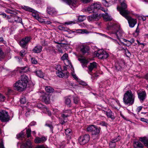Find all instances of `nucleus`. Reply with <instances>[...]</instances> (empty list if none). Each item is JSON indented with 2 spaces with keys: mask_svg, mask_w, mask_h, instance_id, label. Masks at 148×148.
Instances as JSON below:
<instances>
[{
  "mask_svg": "<svg viewBox=\"0 0 148 148\" xmlns=\"http://www.w3.org/2000/svg\"><path fill=\"white\" fill-rule=\"evenodd\" d=\"M22 148H27L32 147L31 142L30 140H28L25 143H23L21 145Z\"/></svg>",
  "mask_w": 148,
  "mask_h": 148,
  "instance_id": "obj_24",
  "label": "nucleus"
},
{
  "mask_svg": "<svg viewBox=\"0 0 148 148\" xmlns=\"http://www.w3.org/2000/svg\"><path fill=\"white\" fill-rule=\"evenodd\" d=\"M15 58L16 60L19 62H20L22 61V58L20 57L19 56H17L15 57Z\"/></svg>",
  "mask_w": 148,
  "mask_h": 148,
  "instance_id": "obj_57",
  "label": "nucleus"
},
{
  "mask_svg": "<svg viewBox=\"0 0 148 148\" xmlns=\"http://www.w3.org/2000/svg\"><path fill=\"white\" fill-rule=\"evenodd\" d=\"M5 11L6 12L8 13H10L11 14H14V12L12 10L9 9H7L5 10Z\"/></svg>",
  "mask_w": 148,
  "mask_h": 148,
  "instance_id": "obj_54",
  "label": "nucleus"
},
{
  "mask_svg": "<svg viewBox=\"0 0 148 148\" xmlns=\"http://www.w3.org/2000/svg\"><path fill=\"white\" fill-rule=\"evenodd\" d=\"M135 95L130 90H129L125 93L123 97V101L125 104L132 105L134 101Z\"/></svg>",
  "mask_w": 148,
  "mask_h": 148,
  "instance_id": "obj_2",
  "label": "nucleus"
},
{
  "mask_svg": "<svg viewBox=\"0 0 148 148\" xmlns=\"http://www.w3.org/2000/svg\"><path fill=\"white\" fill-rule=\"evenodd\" d=\"M120 137L119 136L116 138H114L111 140L109 144L110 148H115L116 145V142L119 141L120 139Z\"/></svg>",
  "mask_w": 148,
  "mask_h": 148,
  "instance_id": "obj_12",
  "label": "nucleus"
},
{
  "mask_svg": "<svg viewBox=\"0 0 148 148\" xmlns=\"http://www.w3.org/2000/svg\"><path fill=\"white\" fill-rule=\"evenodd\" d=\"M92 6H93L92 4L90 6L88 7L87 8L88 11L90 13L92 12H95V10H94L93 7Z\"/></svg>",
  "mask_w": 148,
  "mask_h": 148,
  "instance_id": "obj_40",
  "label": "nucleus"
},
{
  "mask_svg": "<svg viewBox=\"0 0 148 148\" xmlns=\"http://www.w3.org/2000/svg\"><path fill=\"white\" fill-rule=\"evenodd\" d=\"M62 1L66 2L67 4L69 5L70 7L73 9L75 8L76 6V1L74 0H62Z\"/></svg>",
  "mask_w": 148,
  "mask_h": 148,
  "instance_id": "obj_18",
  "label": "nucleus"
},
{
  "mask_svg": "<svg viewBox=\"0 0 148 148\" xmlns=\"http://www.w3.org/2000/svg\"><path fill=\"white\" fill-rule=\"evenodd\" d=\"M95 126L94 125H92L90 126L87 128V130L88 132H92Z\"/></svg>",
  "mask_w": 148,
  "mask_h": 148,
  "instance_id": "obj_39",
  "label": "nucleus"
},
{
  "mask_svg": "<svg viewBox=\"0 0 148 148\" xmlns=\"http://www.w3.org/2000/svg\"><path fill=\"white\" fill-rule=\"evenodd\" d=\"M42 100L46 104L49 103V99L48 96L45 95H43L42 97Z\"/></svg>",
  "mask_w": 148,
  "mask_h": 148,
  "instance_id": "obj_31",
  "label": "nucleus"
},
{
  "mask_svg": "<svg viewBox=\"0 0 148 148\" xmlns=\"http://www.w3.org/2000/svg\"><path fill=\"white\" fill-rule=\"evenodd\" d=\"M25 50L23 49L20 51L19 54L21 57H23L25 56Z\"/></svg>",
  "mask_w": 148,
  "mask_h": 148,
  "instance_id": "obj_47",
  "label": "nucleus"
},
{
  "mask_svg": "<svg viewBox=\"0 0 148 148\" xmlns=\"http://www.w3.org/2000/svg\"><path fill=\"white\" fill-rule=\"evenodd\" d=\"M103 17L106 21H111L112 20V18L107 13H106L105 14L102 15Z\"/></svg>",
  "mask_w": 148,
  "mask_h": 148,
  "instance_id": "obj_28",
  "label": "nucleus"
},
{
  "mask_svg": "<svg viewBox=\"0 0 148 148\" xmlns=\"http://www.w3.org/2000/svg\"><path fill=\"white\" fill-rule=\"evenodd\" d=\"M121 7L118 6L117 9L120 14L123 16L126 15L130 14V12L127 10V5L125 0H119Z\"/></svg>",
  "mask_w": 148,
  "mask_h": 148,
  "instance_id": "obj_3",
  "label": "nucleus"
},
{
  "mask_svg": "<svg viewBox=\"0 0 148 148\" xmlns=\"http://www.w3.org/2000/svg\"><path fill=\"white\" fill-rule=\"evenodd\" d=\"M139 140L143 143L145 146L148 148V138L146 137H140Z\"/></svg>",
  "mask_w": 148,
  "mask_h": 148,
  "instance_id": "obj_23",
  "label": "nucleus"
},
{
  "mask_svg": "<svg viewBox=\"0 0 148 148\" xmlns=\"http://www.w3.org/2000/svg\"><path fill=\"white\" fill-rule=\"evenodd\" d=\"M99 17L97 14H94L91 15L89 16L88 18V20L89 21H92L98 20Z\"/></svg>",
  "mask_w": 148,
  "mask_h": 148,
  "instance_id": "obj_14",
  "label": "nucleus"
},
{
  "mask_svg": "<svg viewBox=\"0 0 148 148\" xmlns=\"http://www.w3.org/2000/svg\"><path fill=\"white\" fill-rule=\"evenodd\" d=\"M71 103V100L70 98L66 97L65 98V103L68 105H70Z\"/></svg>",
  "mask_w": 148,
  "mask_h": 148,
  "instance_id": "obj_45",
  "label": "nucleus"
},
{
  "mask_svg": "<svg viewBox=\"0 0 148 148\" xmlns=\"http://www.w3.org/2000/svg\"><path fill=\"white\" fill-rule=\"evenodd\" d=\"M24 133L23 132H21L20 133L18 134L17 135V138H20L23 137L24 136Z\"/></svg>",
  "mask_w": 148,
  "mask_h": 148,
  "instance_id": "obj_46",
  "label": "nucleus"
},
{
  "mask_svg": "<svg viewBox=\"0 0 148 148\" xmlns=\"http://www.w3.org/2000/svg\"><path fill=\"white\" fill-rule=\"evenodd\" d=\"M100 132L99 129L97 128L96 126H95L94 129L93 130L92 134L93 135H97Z\"/></svg>",
  "mask_w": 148,
  "mask_h": 148,
  "instance_id": "obj_35",
  "label": "nucleus"
},
{
  "mask_svg": "<svg viewBox=\"0 0 148 148\" xmlns=\"http://www.w3.org/2000/svg\"><path fill=\"white\" fill-rule=\"evenodd\" d=\"M102 3L103 5L105 7L108 6V4L106 0H102Z\"/></svg>",
  "mask_w": 148,
  "mask_h": 148,
  "instance_id": "obj_49",
  "label": "nucleus"
},
{
  "mask_svg": "<svg viewBox=\"0 0 148 148\" xmlns=\"http://www.w3.org/2000/svg\"><path fill=\"white\" fill-rule=\"evenodd\" d=\"M46 126L48 127H49L51 130V131L53 132V126L51 124H46L45 125Z\"/></svg>",
  "mask_w": 148,
  "mask_h": 148,
  "instance_id": "obj_53",
  "label": "nucleus"
},
{
  "mask_svg": "<svg viewBox=\"0 0 148 148\" xmlns=\"http://www.w3.org/2000/svg\"><path fill=\"white\" fill-rule=\"evenodd\" d=\"M122 64L118 63L116 64L115 67L117 70L120 71L122 69Z\"/></svg>",
  "mask_w": 148,
  "mask_h": 148,
  "instance_id": "obj_37",
  "label": "nucleus"
},
{
  "mask_svg": "<svg viewBox=\"0 0 148 148\" xmlns=\"http://www.w3.org/2000/svg\"><path fill=\"white\" fill-rule=\"evenodd\" d=\"M129 43H128V45L130 46L132 45V44L134 42V40L133 38H132L130 40H129Z\"/></svg>",
  "mask_w": 148,
  "mask_h": 148,
  "instance_id": "obj_52",
  "label": "nucleus"
},
{
  "mask_svg": "<svg viewBox=\"0 0 148 148\" xmlns=\"http://www.w3.org/2000/svg\"><path fill=\"white\" fill-rule=\"evenodd\" d=\"M112 34L116 36L118 39H119L120 38L123 36L124 33L122 30L119 29L116 32H113Z\"/></svg>",
  "mask_w": 148,
  "mask_h": 148,
  "instance_id": "obj_21",
  "label": "nucleus"
},
{
  "mask_svg": "<svg viewBox=\"0 0 148 148\" xmlns=\"http://www.w3.org/2000/svg\"><path fill=\"white\" fill-rule=\"evenodd\" d=\"M23 72H26L29 70V68L27 67H25L22 69Z\"/></svg>",
  "mask_w": 148,
  "mask_h": 148,
  "instance_id": "obj_58",
  "label": "nucleus"
},
{
  "mask_svg": "<svg viewBox=\"0 0 148 148\" xmlns=\"http://www.w3.org/2000/svg\"><path fill=\"white\" fill-rule=\"evenodd\" d=\"M37 106L39 108L42 110L45 109L46 110L47 109V108L45 106L43 105L41 103H39L37 104Z\"/></svg>",
  "mask_w": 148,
  "mask_h": 148,
  "instance_id": "obj_38",
  "label": "nucleus"
},
{
  "mask_svg": "<svg viewBox=\"0 0 148 148\" xmlns=\"http://www.w3.org/2000/svg\"><path fill=\"white\" fill-rule=\"evenodd\" d=\"M45 90L46 91L49 93L53 92L54 91V89L50 86H47L45 87Z\"/></svg>",
  "mask_w": 148,
  "mask_h": 148,
  "instance_id": "obj_34",
  "label": "nucleus"
},
{
  "mask_svg": "<svg viewBox=\"0 0 148 148\" xmlns=\"http://www.w3.org/2000/svg\"><path fill=\"white\" fill-rule=\"evenodd\" d=\"M5 56V54L3 52L2 49L0 48V60L1 61Z\"/></svg>",
  "mask_w": 148,
  "mask_h": 148,
  "instance_id": "obj_36",
  "label": "nucleus"
},
{
  "mask_svg": "<svg viewBox=\"0 0 148 148\" xmlns=\"http://www.w3.org/2000/svg\"><path fill=\"white\" fill-rule=\"evenodd\" d=\"M31 61L32 63L33 64H36L37 63V62L36 60L35 59H34L33 58H31Z\"/></svg>",
  "mask_w": 148,
  "mask_h": 148,
  "instance_id": "obj_63",
  "label": "nucleus"
},
{
  "mask_svg": "<svg viewBox=\"0 0 148 148\" xmlns=\"http://www.w3.org/2000/svg\"><path fill=\"white\" fill-rule=\"evenodd\" d=\"M47 11L49 14L51 15H55L57 14V11L55 8L51 7H48L47 8Z\"/></svg>",
  "mask_w": 148,
  "mask_h": 148,
  "instance_id": "obj_16",
  "label": "nucleus"
},
{
  "mask_svg": "<svg viewBox=\"0 0 148 148\" xmlns=\"http://www.w3.org/2000/svg\"><path fill=\"white\" fill-rule=\"evenodd\" d=\"M89 50V47L87 45H82L80 47V51L83 54L88 53Z\"/></svg>",
  "mask_w": 148,
  "mask_h": 148,
  "instance_id": "obj_13",
  "label": "nucleus"
},
{
  "mask_svg": "<svg viewBox=\"0 0 148 148\" xmlns=\"http://www.w3.org/2000/svg\"><path fill=\"white\" fill-rule=\"evenodd\" d=\"M69 116V115L66 114V112H65L64 113L62 114L61 116L62 118L64 119Z\"/></svg>",
  "mask_w": 148,
  "mask_h": 148,
  "instance_id": "obj_59",
  "label": "nucleus"
},
{
  "mask_svg": "<svg viewBox=\"0 0 148 148\" xmlns=\"http://www.w3.org/2000/svg\"><path fill=\"white\" fill-rule=\"evenodd\" d=\"M46 140L47 138L44 136H42L41 138L36 137L34 140V142L38 144L45 141Z\"/></svg>",
  "mask_w": 148,
  "mask_h": 148,
  "instance_id": "obj_22",
  "label": "nucleus"
},
{
  "mask_svg": "<svg viewBox=\"0 0 148 148\" xmlns=\"http://www.w3.org/2000/svg\"><path fill=\"white\" fill-rule=\"evenodd\" d=\"M92 7L94 9V10H98L100 9L101 8V5L99 3H95L92 4Z\"/></svg>",
  "mask_w": 148,
  "mask_h": 148,
  "instance_id": "obj_32",
  "label": "nucleus"
},
{
  "mask_svg": "<svg viewBox=\"0 0 148 148\" xmlns=\"http://www.w3.org/2000/svg\"><path fill=\"white\" fill-rule=\"evenodd\" d=\"M97 64L95 62L90 63L88 66L89 72H91L93 70L97 68Z\"/></svg>",
  "mask_w": 148,
  "mask_h": 148,
  "instance_id": "obj_20",
  "label": "nucleus"
},
{
  "mask_svg": "<svg viewBox=\"0 0 148 148\" xmlns=\"http://www.w3.org/2000/svg\"><path fill=\"white\" fill-rule=\"evenodd\" d=\"M42 47L40 45H37L33 49V52L35 53H39L42 51Z\"/></svg>",
  "mask_w": 148,
  "mask_h": 148,
  "instance_id": "obj_25",
  "label": "nucleus"
},
{
  "mask_svg": "<svg viewBox=\"0 0 148 148\" xmlns=\"http://www.w3.org/2000/svg\"><path fill=\"white\" fill-rule=\"evenodd\" d=\"M130 14L126 15L123 16L128 21L129 27L131 28L134 27L137 23V20L134 18L129 16Z\"/></svg>",
  "mask_w": 148,
  "mask_h": 148,
  "instance_id": "obj_5",
  "label": "nucleus"
},
{
  "mask_svg": "<svg viewBox=\"0 0 148 148\" xmlns=\"http://www.w3.org/2000/svg\"><path fill=\"white\" fill-rule=\"evenodd\" d=\"M89 139V135L88 134H85L80 136L78 139V140L80 145H83L88 143Z\"/></svg>",
  "mask_w": 148,
  "mask_h": 148,
  "instance_id": "obj_7",
  "label": "nucleus"
},
{
  "mask_svg": "<svg viewBox=\"0 0 148 148\" xmlns=\"http://www.w3.org/2000/svg\"><path fill=\"white\" fill-rule=\"evenodd\" d=\"M60 29L64 31H68L69 30V28L64 27H60Z\"/></svg>",
  "mask_w": 148,
  "mask_h": 148,
  "instance_id": "obj_50",
  "label": "nucleus"
},
{
  "mask_svg": "<svg viewBox=\"0 0 148 148\" xmlns=\"http://www.w3.org/2000/svg\"><path fill=\"white\" fill-rule=\"evenodd\" d=\"M134 148H143V145L140 142L137 141L134 143Z\"/></svg>",
  "mask_w": 148,
  "mask_h": 148,
  "instance_id": "obj_26",
  "label": "nucleus"
},
{
  "mask_svg": "<svg viewBox=\"0 0 148 148\" xmlns=\"http://www.w3.org/2000/svg\"><path fill=\"white\" fill-rule=\"evenodd\" d=\"M77 32L81 34H88L89 32L86 29H78L77 30Z\"/></svg>",
  "mask_w": 148,
  "mask_h": 148,
  "instance_id": "obj_33",
  "label": "nucleus"
},
{
  "mask_svg": "<svg viewBox=\"0 0 148 148\" xmlns=\"http://www.w3.org/2000/svg\"><path fill=\"white\" fill-rule=\"evenodd\" d=\"M5 96L0 94V101H3L5 100Z\"/></svg>",
  "mask_w": 148,
  "mask_h": 148,
  "instance_id": "obj_55",
  "label": "nucleus"
},
{
  "mask_svg": "<svg viewBox=\"0 0 148 148\" xmlns=\"http://www.w3.org/2000/svg\"><path fill=\"white\" fill-rule=\"evenodd\" d=\"M115 43L117 46L118 48L120 50H123V49H125L126 47L125 45L123 42H118L115 40H114Z\"/></svg>",
  "mask_w": 148,
  "mask_h": 148,
  "instance_id": "obj_17",
  "label": "nucleus"
},
{
  "mask_svg": "<svg viewBox=\"0 0 148 148\" xmlns=\"http://www.w3.org/2000/svg\"><path fill=\"white\" fill-rule=\"evenodd\" d=\"M34 73L37 76L40 78H42L44 77V74L41 70H37Z\"/></svg>",
  "mask_w": 148,
  "mask_h": 148,
  "instance_id": "obj_29",
  "label": "nucleus"
},
{
  "mask_svg": "<svg viewBox=\"0 0 148 148\" xmlns=\"http://www.w3.org/2000/svg\"><path fill=\"white\" fill-rule=\"evenodd\" d=\"M21 103L24 104L26 102V99L25 97H23L21 98L20 100Z\"/></svg>",
  "mask_w": 148,
  "mask_h": 148,
  "instance_id": "obj_48",
  "label": "nucleus"
},
{
  "mask_svg": "<svg viewBox=\"0 0 148 148\" xmlns=\"http://www.w3.org/2000/svg\"><path fill=\"white\" fill-rule=\"evenodd\" d=\"M138 98L141 103H143L147 97V94L145 91H140L137 93Z\"/></svg>",
  "mask_w": 148,
  "mask_h": 148,
  "instance_id": "obj_10",
  "label": "nucleus"
},
{
  "mask_svg": "<svg viewBox=\"0 0 148 148\" xmlns=\"http://www.w3.org/2000/svg\"><path fill=\"white\" fill-rule=\"evenodd\" d=\"M143 107L142 106H140L138 107L136 109V110L138 112V113H139L142 110L143 108Z\"/></svg>",
  "mask_w": 148,
  "mask_h": 148,
  "instance_id": "obj_60",
  "label": "nucleus"
},
{
  "mask_svg": "<svg viewBox=\"0 0 148 148\" xmlns=\"http://www.w3.org/2000/svg\"><path fill=\"white\" fill-rule=\"evenodd\" d=\"M36 148H48V147L46 145H42L36 146Z\"/></svg>",
  "mask_w": 148,
  "mask_h": 148,
  "instance_id": "obj_56",
  "label": "nucleus"
},
{
  "mask_svg": "<svg viewBox=\"0 0 148 148\" xmlns=\"http://www.w3.org/2000/svg\"><path fill=\"white\" fill-rule=\"evenodd\" d=\"M26 134H27V138H29L31 136V130L29 128H28L26 129Z\"/></svg>",
  "mask_w": 148,
  "mask_h": 148,
  "instance_id": "obj_41",
  "label": "nucleus"
},
{
  "mask_svg": "<svg viewBox=\"0 0 148 148\" xmlns=\"http://www.w3.org/2000/svg\"><path fill=\"white\" fill-rule=\"evenodd\" d=\"M57 75L60 77H62L64 76L63 73L61 71H58L56 72Z\"/></svg>",
  "mask_w": 148,
  "mask_h": 148,
  "instance_id": "obj_44",
  "label": "nucleus"
},
{
  "mask_svg": "<svg viewBox=\"0 0 148 148\" xmlns=\"http://www.w3.org/2000/svg\"><path fill=\"white\" fill-rule=\"evenodd\" d=\"M79 99L78 97L76 96L73 97V101L75 104H77L79 103Z\"/></svg>",
  "mask_w": 148,
  "mask_h": 148,
  "instance_id": "obj_43",
  "label": "nucleus"
},
{
  "mask_svg": "<svg viewBox=\"0 0 148 148\" xmlns=\"http://www.w3.org/2000/svg\"><path fill=\"white\" fill-rule=\"evenodd\" d=\"M0 120L3 122L8 121L9 120V117L7 112L5 110L0 112Z\"/></svg>",
  "mask_w": 148,
  "mask_h": 148,
  "instance_id": "obj_6",
  "label": "nucleus"
},
{
  "mask_svg": "<svg viewBox=\"0 0 148 148\" xmlns=\"http://www.w3.org/2000/svg\"><path fill=\"white\" fill-rule=\"evenodd\" d=\"M104 113L105 114L108 118H110L112 120L115 119L114 113L110 109H108L107 111H104Z\"/></svg>",
  "mask_w": 148,
  "mask_h": 148,
  "instance_id": "obj_15",
  "label": "nucleus"
},
{
  "mask_svg": "<svg viewBox=\"0 0 148 148\" xmlns=\"http://www.w3.org/2000/svg\"><path fill=\"white\" fill-rule=\"evenodd\" d=\"M30 40V38L29 37H26L23 38L20 41V45L23 48L27 49V45Z\"/></svg>",
  "mask_w": 148,
  "mask_h": 148,
  "instance_id": "obj_9",
  "label": "nucleus"
},
{
  "mask_svg": "<svg viewBox=\"0 0 148 148\" xmlns=\"http://www.w3.org/2000/svg\"><path fill=\"white\" fill-rule=\"evenodd\" d=\"M94 55L101 59H106L109 56L108 54L106 51L102 49L99 50L95 52Z\"/></svg>",
  "mask_w": 148,
  "mask_h": 148,
  "instance_id": "obj_4",
  "label": "nucleus"
},
{
  "mask_svg": "<svg viewBox=\"0 0 148 148\" xmlns=\"http://www.w3.org/2000/svg\"><path fill=\"white\" fill-rule=\"evenodd\" d=\"M86 17L84 16H79L78 17V20L79 21L82 22L86 19Z\"/></svg>",
  "mask_w": 148,
  "mask_h": 148,
  "instance_id": "obj_42",
  "label": "nucleus"
},
{
  "mask_svg": "<svg viewBox=\"0 0 148 148\" xmlns=\"http://www.w3.org/2000/svg\"><path fill=\"white\" fill-rule=\"evenodd\" d=\"M28 82L27 76L25 75H23L21 76L20 79L14 84V87L15 89L18 91H22L26 88Z\"/></svg>",
  "mask_w": 148,
  "mask_h": 148,
  "instance_id": "obj_1",
  "label": "nucleus"
},
{
  "mask_svg": "<svg viewBox=\"0 0 148 148\" xmlns=\"http://www.w3.org/2000/svg\"><path fill=\"white\" fill-rule=\"evenodd\" d=\"M117 25L113 23H110L108 24V28L109 29H112L114 30L117 28Z\"/></svg>",
  "mask_w": 148,
  "mask_h": 148,
  "instance_id": "obj_30",
  "label": "nucleus"
},
{
  "mask_svg": "<svg viewBox=\"0 0 148 148\" xmlns=\"http://www.w3.org/2000/svg\"><path fill=\"white\" fill-rule=\"evenodd\" d=\"M21 8L26 11L32 12V16L36 19L38 18L39 16L38 13L37 11L28 6L23 5L22 6Z\"/></svg>",
  "mask_w": 148,
  "mask_h": 148,
  "instance_id": "obj_8",
  "label": "nucleus"
},
{
  "mask_svg": "<svg viewBox=\"0 0 148 148\" xmlns=\"http://www.w3.org/2000/svg\"><path fill=\"white\" fill-rule=\"evenodd\" d=\"M75 23L74 21H69V22H66L64 23L65 24H66L67 25H71L72 24H74Z\"/></svg>",
  "mask_w": 148,
  "mask_h": 148,
  "instance_id": "obj_62",
  "label": "nucleus"
},
{
  "mask_svg": "<svg viewBox=\"0 0 148 148\" xmlns=\"http://www.w3.org/2000/svg\"><path fill=\"white\" fill-rule=\"evenodd\" d=\"M123 50H124L125 53L126 54H128V55H130V53L129 51L127 49L126 47H125V49H123Z\"/></svg>",
  "mask_w": 148,
  "mask_h": 148,
  "instance_id": "obj_61",
  "label": "nucleus"
},
{
  "mask_svg": "<svg viewBox=\"0 0 148 148\" xmlns=\"http://www.w3.org/2000/svg\"><path fill=\"white\" fill-rule=\"evenodd\" d=\"M71 130L70 129H68L65 130V133L66 135L67 138L68 140L71 139Z\"/></svg>",
  "mask_w": 148,
  "mask_h": 148,
  "instance_id": "obj_27",
  "label": "nucleus"
},
{
  "mask_svg": "<svg viewBox=\"0 0 148 148\" xmlns=\"http://www.w3.org/2000/svg\"><path fill=\"white\" fill-rule=\"evenodd\" d=\"M11 19H12V22H14L16 23H20L22 25L23 23L22 21V19L20 17H18L17 16H11Z\"/></svg>",
  "mask_w": 148,
  "mask_h": 148,
  "instance_id": "obj_19",
  "label": "nucleus"
},
{
  "mask_svg": "<svg viewBox=\"0 0 148 148\" xmlns=\"http://www.w3.org/2000/svg\"><path fill=\"white\" fill-rule=\"evenodd\" d=\"M78 59L82 63V65L83 68L87 67V64L88 62V61L86 59L82 56H81L80 58H78Z\"/></svg>",
  "mask_w": 148,
  "mask_h": 148,
  "instance_id": "obj_11",
  "label": "nucleus"
},
{
  "mask_svg": "<svg viewBox=\"0 0 148 148\" xmlns=\"http://www.w3.org/2000/svg\"><path fill=\"white\" fill-rule=\"evenodd\" d=\"M68 57V54L66 53H65L62 57L61 59L63 60H66L67 59Z\"/></svg>",
  "mask_w": 148,
  "mask_h": 148,
  "instance_id": "obj_51",
  "label": "nucleus"
},
{
  "mask_svg": "<svg viewBox=\"0 0 148 148\" xmlns=\"http://www.w3.org/2000/svg\"><path fill=\"white\" fill-rule=\"evenodd\" d=\"M100 124L103 126H106L107 125V123L104 121L101 122L100 123Z\"/></svg>",
  "mask_w": 148,
  "mask_h": 148,
  "instance_id": "obj_64",
  "label": "nucleus"
}]
</instances>
